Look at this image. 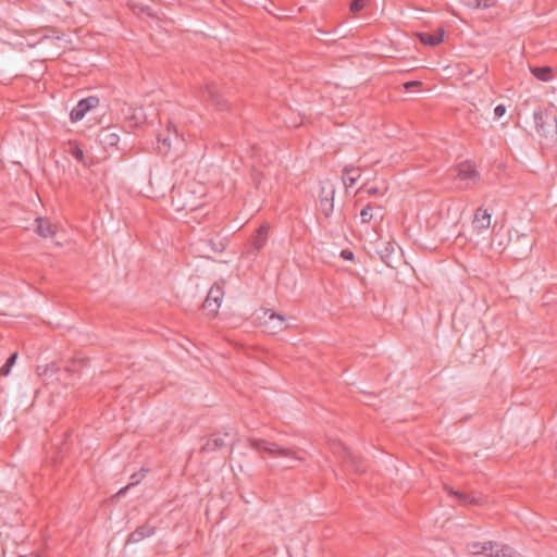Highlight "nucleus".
I'll list each match as a JSON object with an SVG mask.
<instances>
[{"label": "nucleus", "instance_id": "29", "mask_svg": "<svg viewBox=\"0 0 557 557\" xmlns=\"http://www.w3.org/2000/svg\"><path fill=\"white\" fill-rule=\"evenodd\" d=\"M158 141L161 143V146H159V152L160 153H166L170 149V143H169V138L168 137H164V138H161L160 136L158 137Z\"/></svg>", "mask_w": 557, "mask_h": 557}, {"label": "nucleus", "instance_id": "8", "mask_svg": "<svg viewBox=\"0 0 557 557\" xmlns=\"http://www.w3.org/2000/svg\"><path fill=\"white\" fill-rule=\"evenodd\" d=\"M334 454L343 458L356 472H363L364 468L361 466V461L357 455L350 451L342 443L335 444L333 447Z\"/></svg>", "mask_w": 557, "mask_h": 557}, {"label": "nucleus", "instance_id": "39", "mask_svg": "<svg viewBox=\"0 0 557 557\" xmlns=\"http://www.w3.org/2000/svg\"><path fill=\"white\" fill-rule=\"evenodd\" d=\"M368 193H369V194H373V195H374V194H376V193H377V189H376V188H369V189H368Z\"/></svg>", "mask_w": 557, "mask_h": 557}, {"label": "nucleus", "instance_id": "12", "mask_svg": "<svg viewBox=\"0 0 557 557\" xmlns=\"http://www.w3.org/2000/svg\"><path fill=\"white\" fill-rule=\"evenodd\" d=\"M444 34L443 28H437L434 33H418V37L423 45L434 47L443 41Z\"/></svg>", "mask_w": 557, "mask_h": 557}, {"label": "nucleus", "instance_id": "17", "mask_svg": "<svg viewBox=\"0 0 557 557\" xmlns=\"http://www.w3.org/2000/svg\"><path fill=\"white\" fill-rule=\"evenodd\" d=\"M360 176L361 173L358 168L345 166L343 171V183L346 187H352Z\"/></svg>", "mask_w": 557, "mask_h": 557}, {"label": "nucleus", "instance_id": "42", "mask_svg": "<svg viewBox=\"0 0 557 557\" xmlns=\"http://www.w3.org/2000/svg\"><path fill=\"white\" fill-rule=\"evenodd\" d=\"M36 557H38V556H36Z\"/></svg>", "mask_w": 557, "mask_h": 557}, {"label": "nucleus", "instance_id": "24", "mask_svg": "<svg viewBox=\"0 0 557 557\" xmlns=\"http://www.w3.org/2000/svg\"><path fill=\"white\" fill-rule=\"evenodd\" d=\"M484 546V542H471L467 544V549L472 555H480V550Z\"/></svg>", "mask_w": 557, "mask_h": 557}, {"label": "nucleus", "instance_id": "20", "mask_svg": "<svg viewBox=\"0 0 557 557\" xmlns=\"http://www.w3.org/2000/svg\"><path fill=\"white\" fill-rule=\"evenodd\" d=\"M491 557H513V549L508 545L495 542Z\"/></svg>", "mask_w": 557, "mask_h": 557}, {"label": "nucleus", "instance_id": "22", "mask_svg": "<svg viewBox=\"0 0 557 557\" xmlns=\"http://www.w3.org/2000/svg\"><path fill=\"white\" fill-rule=\"evenodd\" d=\"M16 358H17V352L12 354L8 358L7 362L0 368V375L1 376H7V375L10 374L11 368L15 363Z\"/></svg>", "mask_w": 557, "mask_h": 557}, {"label": "nucleus", "instance_id": "31", "mask_svg": "<svg viewBox=\"0 0 557 557\" xmlns=\"http://www.w3.org/2000/svg\"><path fill=\"white\" fill-rule=\"evenodd\" d=\"M72 156L79 162H83L84 160V152L83 150L79 148V147H75L73 150H72Z\"/></svg>", "mask_w": 557, "mask_h": 557}, {"label": "nucleus", "instance_id": "13", "mask_svg": "<svg viewBox=\"0 0 557 557\" xmlns=\"http://www.w3.org/2000/svg\"><path fill=\"white\" fill-rule=\"evenodd\" d=\"M35 222L37 224L36 232L39 236L48 238L52 237L55 234L57 225L51 223L49 220L37 218Z\"/></svg>", "mask_w": 557, "mask_h": 557}, {"label": "nucleus", "instance_id": "30", "mask_svg": "<svg viewBox=\"0 0 557 557\" xmlns=\"http://www.w3.org/2000/svg\"><path fill=\"white\" fill-rule=\"evenodd\" d=\"M506 113V107L504 104H498L494 109V116L495 119H500Z\"/></svg>", "mask_w": 557, "mask_h": 557}, {"label": "nucleus", "instance_id": "28", "mask_svg": "<svg viewBox=\"0 0 557 557\" xmlns=\"http://www.w3.org/2000/svg\"><path fill=\"white\" fill-rule=\"evenodd\" d=\"M366 0H351L350 2V11L357 13L364 8Z\"/></svg>", "mask_w": 557, "mask_h": 557}, {"label": "nucleus", "instance_id": "5", "mask_svg": "<svg viewBox=\"0 0 557 557\" xmlns=\"http://www.w3.org/2000/svg\"><path fill=\"white\" fill-rule=\"evenodd\" d=\"M334 185L326 181L321 184L320 209L325 216H330L334 210Z\"/></svg>", "mask_w": 557, "mask_h": 557}, {"label": "nucleus", "instance_id": "1", "mask_svg": "<svg viewBox=\"0 0 557 557\" xmlns=\"http://www.w3.org/2000/svg\"><path fill=\"white\" fill-rule=\"evenodd\" d=\"M248 444L252 449L257 450L260 455L267 453L271 457L285 459L286 462L284 463V468L292 469L296 467L297 463L304 460L302 457H300L295 450L282 447L274 442H269L262 438H249Z\"/></svg>", "mask_w": 557, "mask_h": 557}, {"label": "nucleus", "instance_id": "26", "mask_svg": "<svg viewBox=\"0 0 557 557\" xmlns=\"http://www.w3.org/2000/svg\"><path fill=\"white\" fill-rule=\"evenodd\" d=\"M473 4L479 9H488L496 4V0H473Z\"/></svg>", "mask_w": 557, "mask_h": 557}, {"label": "nucleus", "instance_id": "37", "mask_svg": "<svg viewBox=\"0 0 557 557\" xmlns=\"http://www.w3.org/2000/svg\"><path fill=\"white\" fill-rule=\"evenodd\" d=\"M134 117H135V119H136V121H137V122H136V124H137V123H140L141 121H144V120H145V115L143 114V112H141V111L139 112V114L134 115Z\"/></svg>", "mask_w": 557, "mask_h": 557}, {"label": "nucleus", "instance_id": "33", "mask_svg": "<svg viewBox=\"0 0 557 557\" xmlns=\"http://www.w3.org/2000/svg\"><path fill=\"white\" fill-rule=\"evenodd\" d=\"M58 370H59V368L57 367V364L55 363H51V364L46 367L44 374L45 375H47V374L52 375Z\"/></svg>", "mask_w": 557, "mask_h": 557}, {"label": "nucleus", "instance_id": "36", "mask_svg": "<svg viewBox=\"0 0 557 557\" xmlns=\"http://www.w3.org/2000/svg\"><path fill=\"white\" fill-rule=\"evenodd\" d=\"M419 84H420V82H418V81L407 82V83L405 84V88H406V89H410L411 87H413V86H418Z\"/></svg>", "mask_w": 557, "mask_h": 557}, {"label": "nucleus", "instance_id": "23", "mask_svg": "<svg viewBox=\"0 0 557 557\" xmlns=\"http://www.w3.org/2000/svg\"><path fill=\"white\" fill-rule=\"evenodd\" d=\"M129 7L131 9L135 12V13H145L147 14L148 16H151L153 17L154 14L151 12V9L149 7H145V5H141V4H137V3H129Z\"/></svg>", "mask_w": 557, "mask_h": 557}, {"label": "nucleus", "instance_id": "21", "mask_svg": "<svg viewBox=\"0 0 557 557\" xmlns=\"http://www.w3.org/2000/svg\"><path fill=\"white\" fill-rule=\"evenodd\" d=\"M267 232H268V227L267 226H261L258 231V235L253 242V245L256 247V249H261L265 242H267Z\"/></svg>", "mask_w": 557, "mask_h": 557}, {"label": "nucleus", "instance_id": "25", "mask_svg": "<svg viewBox=\"0 0 557 557\" xmlns=\"http://www.w3.org/2000/svg\"><path fill=\"white\" fill-rule=\"evenodd\" d=\"M360 216H361V220L363 223H369L372 218H373V213H372V207L371 205H367L360 212Z\"/></svg>", "mask_w": 557, "mask_h": 557}, {"label": "nucleus", "instance_id": "3", "mask_svg": "<svg viewBox=\"0 0 557 557\" xmlns=\"http://www.w3.org/2000/svg\"><path fill=\"white\" fill-rule=\"evenodd\" d=\"M455 171V178L460 182V188H472L480 182V174L470 162L460 163Z\"/></svg>", "mask_w": 557, "mask_h": 557}, {"label": "nucleus", "instance_id": "16", "mask_svg": "<svg viewBox=\"0 0 557 557\" xmlns=\"http://www.w3.org/2000/svg\"><path fill=\"white\" fill-rule=\"evenodd\" d=\"M230 434L226 432L222 436L221 434H213L211 438L207 441V443L202 446V449L205 451H213L221 449L222 447L226 446L225 438Z\"/></svg>", "mask_w": 557, "mask_h": 557}, {"label": "nucleus", "instance_id": "18", "mask_svg": "<svg viewBox=\"0 0 557 557\" xmlns=\"http://www.w3.org/2000/svg\"><path fill=\"white\" fill-rule=\"evenodd\" d=\"M530 70L531 73L542 82H549L553 79V70L549 66L531 67Z\"/></svg>", "mask_w": 557, "mask_h": 557}, {"label": "nucleus", "instance_id": "15", "mask_svg": "<svg viewBox=\"0 0 557 557\" xmlns=\"http://www.w3.org/2000/svg\"><path fill=\"white\" fill-rule=\"evenodd\" d=\"M265 323L268 324L269 330L273 333L280 332L289 326V324L286 323L285 317L274 312L270 313L269 321Z\"/></svg>", "mask_w": 557, "mask_h": 557}, {"label": "nucleus", "instance_id": "41", "mask_svg": "<svg viewBox=\"0 0 557 557\" xmlns=\"http://www.w3.org/2000/svg\"><path fill=\"white\" fill-rule=\"evenodd\" d=\"M49 38H50V37H49V36H47V35H45V36L42 37V39H49Z\"/></svg>", "mask_w": 557, "mask_h": 557}, {"label": "nucleus", "instance_id": "14", "mask_svg": "<svg viewBox=\"0 0 557 557\" xmlns=\"http://www.w3.org/2000/svg\"><path fill=\"white\" fill-rule=\"evenodd\" d=\"M154 528L148 523L138 527L134 532H132L128 536V543H138L146 537L153 535Z\"/></svg>", "mask_w": 557, "mask_h": 557}, {"label": "nucleus", "instance_id": "32", "mask_svg": "<svg viewBox=\"0 0 557 557\" xmlns=\"http://www.w3.org/2000/svg\"><path fill=\"white\" fill-rule=\"evenodd\" d=\"M461 502H465V503H475V498L474 497H470L469 495L467 494H462V493H454Z\"/></svg>", "mask_w": 557, "mask_h": 557}, {"label": "nucleus", "instance_id": "7", "mask_svg": "<svg viewBox=\"0 0 557 557\" xmlns=\"http://www.w3.org/2000/svg\"><path fill=\"white\" fill-rule=\"evenodd\" d=\"M533 244V238L525 234H518L515 239H510V248L517 255V258L527 257L531 251Z\"/></svg>", "mask_w": 557, "mask_h": 557}, {"label": "nucleus", "instance_id": "4", "mask_svg": "<svg viewBox=\"0 0 557 557\" xmlns=\"http://www.w3.org/2000/svg\"><path fill=\"white\" fill-rule=\"evenodd\" d=\"M223 296V282L213 284L208 292L206 300L203 301V309L207 310L209 313H216L218 309L221 306Z\"/></svg>", "mask_w": 557, "mask_h": 557}, {"label": "nucleus", "instance_id": "34", "mask_svg": "<svg viewBox=\"0 0 557 557\" xmlns=\"http://www.w3.org/2000/svg\"><path fill=\"white\" fill-rule=\"evenodd\" d=\"M82 366H83V360L74 361L73 364L71 367H67L65 370L69 372H75Z\"/></svg>", "mask_w": 557, "mask_h": 557}, {"label": "nucleus", "instance_id": "19", "mask_svg": "<svg viewBox=\"0 0 557 557\" xmlns=\"http://www.w3.org/2000/svg\"><path fill=\"white\" fill-rule=\"evenodd\" d=\"M395 245L393 243H385L384 247L379 250L380 257L384 263L391 265L392 256L395 253Z\"/></svg>", "mask_w": 557, "mask_h": 557}, {"label": "nucleus", "instance_id": "27", "mask_svg": "<svg viewBox=\"0 0 557 557\" xmlns=\"http://www.w3.org/2000/svg\"><path fill=\"white\" fill-rule=\"evenodd\" d=\"M494 547H495V542H492V541L484 542V546L482 547V550H480V554L491 557V555L493 554Z\"/></svg>", "mask_w": 557, "mask_h": 557}, {"label": "nucleus", "instance_id": "2", "mask_svg": "<svg viewBox=\"0 0 557 557\" xmlns=\"http://www.w3.org/2000/svg\"><path fill=\"white\" fill-rule=\"evenodd\" d=\"M533 120L537 135L546 145L557 143V115L553 108L535 110Z\"/></svg>", "mask_w": 557, "mask_h": 557}, {"label": "nucleus", "instance_id": "10", "mask_svg": "<svg viewBox=\"0 0 557 557\" xmlns=\"http://www.w3.org/2000/svg\"><path fill=\"white\" fill-rule=\"evenodd\" d=\"M97 140L103 148L107 149L115 147L119 144L120 137L113 129L102 128L97 136Z\"/></svg>", "mask_w": 557, "mask_h": 557}, {"label": "nucleus", "instance_id": "9", "mask_svg": "<svg viewBox=\"0 0 557 557\" xmlns=\"http://www.w3.org/2000/svg\"><path fill=\"white\" fill-rule=\"evenodd\" d=\"M491 213H488L486 209L480 207L475 210L472 226L476 232L481 233L486 231L491 226Z\"/></svg>", "mask_w": 557, "mask_h": 557}, {"label": "nucleus", "instance_id": "40", "mask_svg": "<svg viewBox=\"0 0 557 557\" xmlns=\"http://www.w3.org/2000/svg\"><path fill=\"white\" fill-rule=\"evenodd\" d=\"M127 487H128V486H126L125 488L120 490V492H119L117 494H119V495L123 494V493H124V491H125Z\"/></svg>", "mask_w": 557, "mask_h": 557}, {"label": "nucleus", "instance_id": "38", "mask_svg": "<svg viewBox=\"0 0 557 557\" xmlns=\"http://www.w3.org/2000/svg\"><path fill=\"white\" fill-rule=\"evenodd\" d=\"M132 480H133V482L131 483V485H132V484H137V483H139L140 478H139V475H138V474H133V475H132Z\"/></svg>", "mask_w": 557, "mask_h": 557}, {"label": "nucleus", "instance_id": "11", "mask_svg": "<svg viewBox=\"0 0 557 557\" xmlns=\"http://www.w3.org/2000/svg\"><path fill=\"white\" fill-rule=\"evenodd\" d=\"M202 98L207 101L212 102L220 110L225 109L224 100L219 94V89L215 85H207L206 88L201 91Z\"/></svg>", "mask_w": 557, "mask_h": 557}, {"label": "nucleus", "instance_id": "35", "mask_svg": "<svg viewBox=\"0 0 557 557\" xmlns=\"http://www.w3.org/2000/svg\"><path fill=\"white\" fill-rule=\"evenodd\" d=\"M342 257L346 260H351L354 258V253L349 250H343Z\"/></svg>", "mask_w": 557, "mask_h": 557}, {"label": "nucleus", "instance_id": "6", "mask_svg": "<svg viewBox=\"0 0 557 557\" xmlns=\"http://www.w3.org/2000/svg\"><path fill=\"white\" fill-rule=\"evenodd\" d=\"M99 104L97 97L90 96L78 101V103L71 111V120L73 122L81 121L88 111L95 109Z\"/></svg>", "mask_w": 557, "mask_h": 557}]
</instances>
